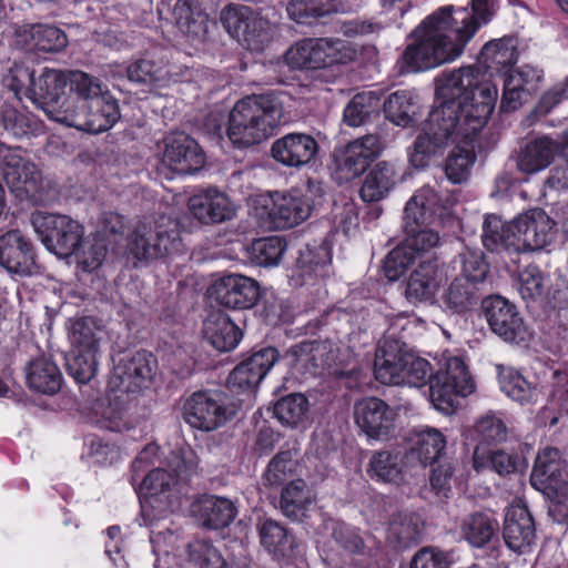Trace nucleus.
<instances>
[{
  "label": "nucleus",
  "mask_w": 568,
  "mask_h": 568,
  "mask_svg": "<svg viewBox=\"0 0 568 568\" xmlns=\"http://www.w3.org/2000/svg\"><path fill=\"white\" fill-rule=\"evenodd\" d=\"M314 499L315 495L307 484L303 479H294L282 489L280 509L284 516L298 520L305 516Z\"/></svg>",
  "instance_id": "47"
},
{
  "label": "nucleus",
  "mask_w": 568,
  "mask_h": 568,
  "mask_svg": "<svg viewBox=\"0 0 568 568\" xmlns=\"http://www.w3.org/2000/svg\"><path fill=\"white\" fill-rule=\"evenodd\" d=\"M414 99L413 92L408 90H398L392 93L384 102L386 118L398 126H409L415 115Z\"/></svg>",
  "instance_id": "50"
},
{
  "label": "nucleus",
  "mask_w": 568,
  "mask_h": 568,
  "mask_svg": "<svg viewBox=\"0 0 568 568\" xmlns=\"http://www.w3.org/2000/svg\"><path fill=\"white\" fill-rule=\"evenodd\" d=\"M478 287L465 277H455L443 292L440 302L444 311L449 314H465L479 301Z\"/></svg>",
  "instance_id": "44"
},
{
  "label": "nucleus",
  "mask_w": 568,
  "mask_h": 568,
  "mask_svg": "<svg viewBox=\"0 0 568 568\" xmlns=\"http://www.w3.org/2000/svg\"><path fill=\"white\" fill-rule=\"evenodd\" d=\"M33 48L43 52H57L68 44L67 34L59 28L49 24H34L30 29Z\"/></svg>",
  "instance_id": "61"
},
{
  "label": "nucleus",
  "mask_w": 568,
  "mask_h": 568,
  "mask_svg": "<svg viewBox=\"0 0 568 568\" xmlns=\"http://www.w3.org/2000/svg\"><path fill=\"white\" fill-rule=\"evenodd\" d=\"M324 195L322 183L308 181L304 186L291 189L286 193H275L272 206L265 211V227L285 230L307 220Z\"/></svg>",
  "instance_id": "7"
},
{
  "label": "nucleus",
  "mask_w": 568,
  "mask_h": 568,
  "mask_svg": "<svg viewBox=\"0 0 568 568\" xmlns=\"http://www.w3.org/2000/svg\"><path fill=\"white\" fill-rule=\"evenodd\" d=\"M555 223L540 209L529 210L510 222L514 247L517 251L531 252L544 248L550 243Z\"/></svg>",
  "instance_id": "22"
},
{
  "label": "nucleus",
  "mask_w": 568,
  "mask_h": 568,
  "mask_svg": "<svg viewBox=\"0 0 568 568\" xmlns=\"http://www.w3.org/2000/svg\"><path fill=\"white\" fill-rule=\"evenodd\" d=\"M183 419L191 427L213 432L233 415L227 396L219 390H196L183 404Z\"/></svg>",
  "instance_id": "13"
},
{
  "label": "nucleus",
  "mask_w": 568,
  "mask_h": 568,
  "mask_svg": "<svg viewBox=\"0 0 568 568\" xmlns=\"http://www.w3.org/2000/svg\"><path fill=\"white\" fill-rule=\"evenodd\" d=\"M125 72L129 81L148 87H166L171 80L169 60L161 48L141 53L128 64Z\"/></svg>",
  "instance_id": "27"
},
{
  "label": "nucleus",
  "mask_w": 568,
  "mask_h": 568,
  "mask_svg": "<svg viewBox=\"0 0 568 568\" xmlns=\"http://www.w3.org/2000/svg\"><path fill=\"white\" fill-rule=\"evenodd\" d=\"M153 357L146 352H136L130 358L122 359L114 368L111 387L120 393H136L152 379Z\"/></svg>",
  "instance_id": "30"
},
{
  "label": "nucleus",
  "mask_w": 568,
  "mask_h": 568,
  "mask_svg": "<svg viewBox=\"0 0 568 568\" xmlns=\"http://www.w3.org/2000/svg\"><path fill=\"white\" fill-rule=\"evenodd\" d=\"M331 263V254L326 246L302 250L297 257V268L303 277L324 276L325 267Z\"/></svg>",
  "instance_id": "62"
},
{
  "label": "nucleus",
  "mask_w": 568,
  "mask_h": 568,
  "mask_svg": "<svg viewBox=\"0 0 568 568\" xmlns=\"http://www.w3.org/2000/svg\"><path fill=\"white\" fill-rule=\"evenodd\" d=\"M564 470L565 462L560 452L547 447L537 455L530 476L534 486H545L555 491L549 513L561 524L568 523V471L564 477Z\"/></svg>",
  "instance_id": "10"
},
{
  "label": "nucleus",
  "mask_w": 568,
  "mask_h": 568,
  "mask_svg": "<svg viewBox=\"0 0 568 568\" xmlns=\"http://www.w3.org/2000/svg\"><path fill=\"white\" fill-rule=\"evenodd\" d=\"M31 224L41 237L43 245L58 258L64 260L69 264L71 219L67 215L37 212L31 215Z\"/></svg>",
  "instance_id": "25"
},
{
  "label": "nucleus",
  "mask_w": 568,
  "mask_h": 568,
  "mask_svg": "<svg viewBox=\"0 0 568 568\" xmlns=\"http://www.w3.org/2000/svg\"><path fill=\"white\" fill-rule=\"evenodd\" d=\"M191 214L203 224H217L232 220L236 207L230 197L215 187L193 194L187 201Z\"/></svg>",
  "instance_id": "29"
},
{
  "label": "nucleus",
  "mask_w": 568,
  "mask_h": 568,
  "mask_svg": "<svg viewBox=\"0 0 568 568\" xmlns=\"http://www.w3.org/2000/svg\"><path fill=\"white\" fill-rule=\"evenodd\" d=\"M389 538L395 539L400 547H408L419 540L423 534L420 518L410 511H397L389 521Z\"/></svg>",
  "instance_id": "49"
},
{
  "label": "nucleus",
  "mask_w": 568,
  "mask_h": 568,
  "mask_svg": "<svg viewBox=\"0 0 568 568\" xmlns=\"http://www.w3.org/2000/svg\"><path fill=\"white\" fill-rule=\"evenodd\" d=\"M317 141L306 133H287L275 140L271 148L273 159L288 168H302L318 153Z\"/></svg>",
  "instance_id": "32"
},
{
  "label": "nucleus",
  "mask_w": 568,
  "mask_h": 568,
  "mask_svg": "<svg viewBox=\"0 0 568 568\" xmlns=\"http://www.w3.org/2000/svg\"><path fill=\"white\" fill-rule=\"evenodd\" d=\"M101 428L110 432L122 433L132 429L136 419L129 413V407L119 396L110 399L105 406H101L100 417L97 420Z\"/></svg>",
  "instance_id": "52"
},
{
  "label": "nucleus",
  "mask_w": 568,
  "mask_h": 568,
  "mask_svg": "<svg viewBox=\"0 0 568 568\" xmlns=\"http://www.w3.org/2000/svg\"><path fill=\"white\" fill-rule=\"evenodd\" d=\"M203 334L219 352L234 349L242 337L240 328L221 311H213L206 316L203 322Z\"/></svg>",
  "instance_id": "38"
},
{
  "label": "nucleus",
  "mask_w": 568,
  "mask_h": 568,
  "mask_svg": "<svg viewBox=\"0 0 568 568\" xmlns=\"http://www.w3.org/2000/svg\"><path fill=\"white\" fill-rule=\"evenodd\" d=\"M36 79L33 69L16 63L8 70L2 81L3 85L12 91L18 100H21L23 95L31 101V91Z\"/></svg>",
  "instance_id": "63"
},
{
  "label": "nucleus",
  "mask_w": 568,
  "mask_h": 568,
  "mask_svg": "<svg viewBox=\"0 0 568 568\" xmlns=\"http://www.w3.org/2000/svg\"><path fill=\"white\" fill-rule=\"evenodd\" d=\"M445 275L437 257L429 255L425 260H420L408 277L406 285L407 300L410 302L433 300Z\"/></svg>",
  "instance_id": "34"
},
{
  "label": "nucleus",
  "mask_w": 568,
  "mask_h": 568,
  "mask_svg": "<svg viewBox=\"0 0 568 568\" xmlns=\"http://www.w3.org/2000/svg\"><path fill=\"white\" fill-rule=\"evenodd\" d=\"M474 389L473 377L459 356L448 357L445 367L429 378V399L433 406L444 414L453 410L455 396H467Z\"/></svg>",
  "instance_id": "11"
},
{
  "label": "nucleus",
  "mask_w": 568,
  "mask_h": 568,
  "mask_svg": "<svg viewBox=\"0 0 568 568\" xmlns=\"http://www.w3.org/2000/svg\"><path fill=\"white\" fill-rule=\"evenodd\" d=\"M357 57L356 47L338 38H306L294 43L285 53L293 69H321L346 64Z\"/></svg>",
  "instance_id": "6"
},
{
  "label": "nucleus",
  "mask_w": 568,
  "mask_h": 568,
  "mask_svg": "<svg viewBox=\"0 0 568 568\" xmlns=\"http://www.w3.org/2000/svg\"><path fill=\"white\" fill-rule=\"evenodd\" d=\"M379 98L373 91L355 94L346 104L343 121L348 126H359L374 113L378 112Z\"/></svg>",
  "instance_id": "53"
},
{
  "label": "nucleus",
  "mask_w": 568,
  "mask_h": 568,
  "mask_svg": "<svg viewBox=\"0 0 568 568\" xmlns=\"http://www.w3.org/2000/svg\"><path fill=\"white\" fill-rule=\"evenodd\" d=\"M497 529L498 521L489 514H474L464 524L465 538L474 547L488 544Z\"/></svg>",
  "instance_id": "55"
},
{
  "label": "nucleus",
  "mask_w": 568,
  "mask_h": 568,
  "mask_svg": "<svg viewBox=\"0 0 568 568\" xmlns=\"http://www.w3.org/2000/svg\"><path fill=\"white\" fill-rule=\"evenodd\" d=\"M384 148L378 135L367 134L347 144L343 153L335 158L334 179L343 184L359 176Z\"/></svg>",
  "instance_id": "21"
},
{
  "label": "nucleus",
  "mask_w": 568,
  "mask_h": 568,
  "mask_svg": "<svg viewBox=\"0 0 568 568\" xmlns=\"http://www.w3.org/2000/svg\"><path fill=\"white\" fill-rule=\"evenodd\" d=\"M475 161L476 154L471 144H457L445 165L447 179L454 184L465 182Z\"/></svg>",
  "instance_id": "57"
},
{
  "label": "nucleus",
  "mask_w": 568,
  "mask_h": 568,
  "mask_svg": "<svg viewBox=\"0 0 568 568\" xmlns=\"http://www.w3.org/2000/svg\"><path fill=\"white\" fill-rule=\"evenodd\" d=\"M161 169L172 174L185 175L197 172L205 156L197 142L184 132H172L163 140Z\"/></svg>",
  "instance_id": "18"
},
{
  "label": "nucleus",
  "mask_w": 568,
  "mask_h": 568,
  "mask_svg": "<svg viewBox=\"0 0 568 568\" xmlns=\"http://www.w3.org/2000/svg\"><path fill=\"white\" fill-rule=\"evenodd\" d=\"M510 222L505 223L499 216L489 214L483 223V243L489 251H495L499 245L514 247V235Z\"/></svg>",
  "instance_id": "60"
},
{
  "label": "nucleus",
  "mask_w": 568,
  "mask_h": 568,
  "mask_svg": "<svg viewBox=\"0 0 568 568\" xmlns=\"http://www.w3.org/2000/svg\"><path fill=\"white\" fill-rule=\"evenodd\" d=\"M308 412V400L300 393H293L278 399L274 405V415L283 424L295 427L302 423Z\"/></svg>",
  "instance_id": "56"
},
{
  "label": "nucleus",
  "mask_w": 568,
  "mask_h": 568,
  "mask_svg": "<svg viewBox=\"0 0 568 568\" xmlns=\"http://www.w3.org/2000/svg\"><path fill=\"white\" fill-rule=\"evenodd\" d=\"M409 351L400 339H382L376 351L374 373L382 384L398 385L404 372V359Z\"/></svg>",
  "instance_id": "35"
},
{
  "label": "nucleus",
  "mask_w": 568,
  "mask_h": 568,
  "mask_svg": "<svg viewBox=\"0 0 568 568\" xmlns=\"http://www.w3.org/2000/svg\"><path fill=\"white\" fill-rule=\"evenodd\" d=\"M499 385L503 393L520 404L536 400V387L514 368H506L499 373Z\"/></svg>",
  "instance_id": "54"
},
{
  "label": "nucleus",
  "mask_w": 568,
  "mask_h": 568,
  "mask_svg": "<svg viewBox=\"0 0 568 568\" xmlns=\"http://www.w3.org/2000/svg\"><path fill=\"white\" fill-rule=\"evenodd\" d=\"M173 19L178 29L192 39H201L207 32L209 17L200 0H178Z\"/></svg>",
  "instance_id": "42"
},
{
  "label": "nucleus",
  "mask_w": 568,
  "mask_h": 568,
  "mask_svg": "<svg viewBox=\"0 0 568 568\" xmlns=\"http://www.w3.org/2000/svg\"><path fill=\"white\" fill-rule=\"evenodd\" d=\"M18 174L19 181L7 182L18 197L29 200L33 204L42 203L48 199L51 182L42 176L34 163H26L18 170Z\"/></svg>",
  "instance_id": "41"
},
{
  "label": "nucleus",
  "mask_w": 568,
  "mask_h": 568,
  "mask_svg": "<svg viewBox=\"0 0 568 568\" xmlns=\"http://www.w3.org/2000/svg\"><path fill=\"white\" fill-rule=\"evenodd\" d=\"M0 116L4 130L16 138L34 134L41 126L40 120L31 112L10 104L2 105Z\"/></svg>",
  "instance_id": "51"
},
{
  "label": "nucleus",
  "mask_w": 568,
  "mask_h": 568,
  "mask_svg": "<svg viewBox=\"0 0 568 568\" xmlns=\"http://www.w3.org/2000/svg\"><path fill=\"white\" fill-rule=\"evenodd\" d=\"M123 217L113 212H105L100 216L99 231L92 240H83L78 247L73 245V255L77 257L78 266L83 272H92L101 266L106 254V242L113 237L118 243L123 239Z\"/></svg>",
  "instance_id": "16"
},
{
  "label": "nucleus",
  "mask_w": 568,
  "mask_h": 568,
  "mask_svg": "<svg viewBox=\"0 0 568 568\" xmlns=\"http://www.w3.org/2000/svg\"><path fill=\"white\" fill-rule=\"evenodd\" d=\"M518 52L513 39H498L486 43L480 51V62L485 65L486 74H504L517 62Z\"/></svg>",
  "instance_id": "43"
},
{
  "label": "nucleus",
  "mask_w": 568,
  "mask_h": 568,
  "mask_svg": "<svg viewBox=\"0 0 568 568\" xmlns=\"http://www.w3.org/2000/svg\"><path fill=\"white\" fill-rule=\"evenodd\" d=\"M192 452H173L169 459V467L172 471L163 468L151 470L136 489L142 501V513L150 506L160 513L173 509L182 495V487L195 468L190 458Z\"/></svg>",
  "instance_id": "4"
},
{
  "label": "nucleus",
  "mask_w": 568,
  "mask_h": 568,
  "mask_svg": "<svg viewBox=\"0 0 568 568\" xmlns=\"http://www.w3.org/2000/svg\"><path fill=\"white\" fill-rule=\"evenodd\" d=\"M559 144L548 135H539L527 141L516 156L520 172L535 174L547 169L558 153Z\"/></svg>",
  "instance_id": "36"
},
{
  "label": "nucleus",
  "mask_w": 568,
  "mask_h": 568,
  "mask_svg": "<svg viewBox=\"0 0 568 568\" xmlns=\"http://www.w3.org/2000/svg\"><path fill=\"white\" fill-rule=\"evenodd\" d=\"M282 115L283 105L275 94L245 97L230 112L226 135L239 149L260 144L273 134Z\"/></svg>",
  "instance_id": "3"
},
{
  "label": "nucleus",
  "mask_w": 568,
  "mask_h": 568,
  "mask_svg": "<svg viewBox=\"0 0 568 568\" xmlns=\"http://www.w3.org/2000/svg\"><path fill=\"white\" fill-rule=\"evenodd\" d=\"M354 419L369 438L381 439L393 429L395 412L384 400L366 397L355 404Z\"/></svg>",
  "instance_id": "31"
},
{
  "label": "nucleus",
  "mask_w": 568,
  "mask_h": 568,
  "mask_svg": "<svg viewBox=\"0 0 568 568\" xmlns=\"http://www.w3.org/2000/svg\"><path fill=\"white\" fill-rule=\"evenodd\" d=\"M0 266L21 277L41 273L32 242L19 230H10L0 235Z\"/></svg>",
  "instance_id": "19"
},
{
  "label": "nucleus",
  "mask_w": 568,
  "mask_h": 568,
  "mask_svg": "<svg viewBox=\"0 0 568 568\" xmlns=\"http://www.w3.org/2000/svg\"><path fill=\"white\" fill-rule=\"evenodd\" d=\"M503 537L508 548L525 552L536 539L534 518L521 498H516L507 508Z\"/></svg>",
  "instance_id": "28"
},
{
  "label": "nucleus",
  "mask_w": 568,
  "mask_h": 568,
  "mask_svg": "<svg viewBox=\"0 0 568 568\" xmlns=\"http://www.w3.org/2000/svg\"><path fill=\"white\" fill-rule=\"evenodd\" d=\"M73 87L88 109L84 122L73 124V128L92 134L113 128L120 119V109L118 101L102 88V83L84 72L73 71Z\"/></svg>",
  "instance_id": "5"
},
{
  "label": "nucleus",
  "mask_w": 568,
  "mask_h": 568,
  "mask_svg": "<svg viewBox=\"0 0 568 568\" xmlns=\"http://www.w3.org/2000/svg\"><path fill=\"white\" fill-rule=\"evenodd\" d=\"M488 85L498 92L497 85L486 77L481 65H466L442 72L436 79V95L439 101L455 102L468 108L486 100L481 91Z\"/></svg>",
  "instance_id": "9"
},
{
  "label": "nucleus",
  "mask_w": 568,
  "mask_h": 568,
  "mask_svg": "<svg viewBox=\"0 0 568 568\" xmlns=\"http://www.w3.org/2000/svg\"><path fill=\"white\" fill-rule=\"evenodd\" d=\"M192 511L203 526L221 529L229 526L236 516L235 505L227 498L203 495L192 505Z\"/></svg>",
  "instance_id": "37"
},
{
  "label": "nucleus",
  "mask_w": 568,
  "mask_h": 568,
  "mask_svg": "<svg viewBox=\"0 0 568 568\" xmlns=\"http://www.w3.org/2000/svg\"><path fill=\"white\" fill-rule=\"evenodd\" d=\"M180 224L176 220L161 216L154 227L141 223L132 232L128 251L138 261L163 257L181 252Z\"/></svg>",
  "instance_id": "8"
},
{
  "label": "nucleus",
  "mask_w": 568,
  "mask_h": 568,
  "mask_svg": "<svg viewBox=\"0 0 568 568\" xmlns=\"http://www.w3.org/2000/svg\"><path fill=\"white\" fill-rule=\"evenodd\" d=\"M402 246L390 251L384 263V272L388 280H398L404 272L419 257L424 258L430 250L440 243L439 234L432 227H424L406 232Z\"/></svg>",
  "instance_id": "17"
},
{
  "label": "nucleus",
  "mask_w": 568,
  "mask_h": 568,
  "mask_svg": "<svg viewBox=\"0 0 568 568\" xmlns=\"http://www.w3.org/2000/svg\"><path fill=\"white\" fill-rule=\"evenodd\" d=\"M478 439L486 444H500L508 438V427L501 413L487 412L475 425Z\"/></svg>",
  "instance_id": "59"
},
{
  "label": "nucleus",
  "mask_w": 568,
  "mask_h": 568,
  "mask_svg": "<svg viewBox=\"0 0 568 568\" xmlns=\"http://www.w3.org/2000/svg\"><path fill=\"white\" fill-rule=\"evenodd\" d=\"M103 335V326L95 317L88 316L73 323V379L77 383L85 384L93 378Z\"/></svg>",
  "instance_id": "15"
},
{
  "label": "nucleus",
  "mask_w": 568,
  "mask_h": 568,
  "mask_svg": "<svg viewBox=\"0 0 568 568\" xmlns=\"http://www.w3.org/2000/svg\"><path fill=\"white\" fill-rule=\"evenodd\" d=\"M227 32L251 51H262L272 40L271 22L248 6L229 4L222 12Z\"/></svg>",
  "instance_id": "12"
},
{
  "label": "nucleus",
  "mask_w": 568,
  "mask_h": 568,
  "mask_svg": "<svg viewBox=\"0 0 568 568\" xmlns=\"http://www.w3.org/2000/svg\"><path fill=\"white\" fill-rule=\"evenodd\" d=\"M394 166L385 161L375 164L365 175L359 190L364 202H378L385 199L395 185Z\"/></svg>",
  "instance_id": "46"
},
{
  "label": "nucleus",
  "mask_w": 568,
  "mask_h": 568,
  "mask_svg": "<svg viewBox=\"0 0 568 568\" xmlns=\"http://www.w3.org/2000/svg\"><path fill=\"white\" fill-rule=\"evenodd\" d=\"M286 11L295 22L307 23L310 18L344 12L345 7L341 0H291Z\"/></svg>",
  "instance_id": "48"
},
{
  "label": "nucleus",
  "mask_w": 568,
  "mask_h": 568,
  "mask_svg": "<svg viewBox=\"0 0 568 568\" xmlns=\"http://www.w3.org/2000/svg\"><path fill=\"white\" fill-rule=\"evenodd\" d=\"M471 10L445 6L427 16L413 31L403 53L408 72L437 68L459 58L476 32L493 14V0H470Z\"/></svg>",
  "instance_id": "1"
},
{
  "label": "nucleus",
  "mask_w": 568,
  "mask_h": 568,
  "mask_svg": "<svg viewBox=\"0 0 568 568\" xmlns=\"http://www.w3.org/2000/svg\"><path fill=\"white\" fill-rule=\"evenodd\" d=\"M26 381L30 389L53 395L62 386L63 377L57 364L49 357L32 358L26 367Z\"/></svg>",
  "instance_id": "39"
},
{
  "label": "nucleus",
  "mask_w": 568,
  "mask_h": 568,
  "mask_svg": "<svg viewBox=\"0 0 568 568\" xmlns=\"http://www.w3.org/2000/svg\"><path fill=\"white\" fill-rule=\"evenodd\" d=\"M332 538L342 552L323 549L325 560L335 568H353L366 565V546L359 530L342 521L332 523Z\"/></svg>",
  "instance_id": "24"
},
{
  "label": "nucleus",
  "mask_w": 568,
  "mask_h": 568,
  "mask_svg": "<svg viewBox=\"0 0 568 568\" xmlns=\"http://www.w3.org/2000/svg\"><path fill=\"white\" fill-rule=\"evenodd\" d=\"M286 250V242L280 236L255 240L251 245V260L258 266H276Z\"/></svg>",
  "instance_id": "58"
},
{
  "label": "nucleus",
  "mask_w": 568,
  "mask_h": 568,
  "mask_svg": "<svg viewBox=\"0 0 568 568\" xmlns=\"http://www.w3.org/2000/svg\"><path fill=\"white\" fill-rule=\"evenodd\" d=\"M483 310L491 331L506 342H525L529 333L517 308L503 296H489L483 301Z\"/></svg>",
  "instance_id": "23"
},
{
  "label": "nucleus",
  "mask_w": 568,
  "mask_h": 568,
  "mask_svg": "<svg viewBox=\"0 0 568 568\" xmlns=\"http://www.w3.org/2000/svg\"><path fill=\"white\" fill-rule=\"evenodd\" d=\"M366 473L377 483L399 486L405 480L404 462L400 452L382 449L372 454Z\"/></svg>",
  "instance_id": "40"
},
{
  "label": "nucleus",
  "mask_w": 568,
  "mask_h": 568,
  "mask_svg": "<svg viewBox=\"0 0 568 568\" xmlns=\"http://www.w3.org/2000/svg\"><path fill=\"white\" fill-rule=\"evenodd\" d=\"M485 101L462 106V104L440 101L428 114L423 133L414 142L410 161L415 166L426 165V160L449 144H471L490 118L496 102L497 91L485 87L481 91Z\"/></svg>",
  "instance_id": "2"
},
{
  "label": "nucleus",
  "mask_w": 568,
  "mask_h": 568,
  "mask_svg": "<svg viewBox=\"0 0 568 568\" xmlns=\"http://www.w3.org/2000/svg\"><path fill=\"white\" fill-rule=\"evenodd\" d=\"M449 200H443L434 187L430 185L422 186L405 205L404 232L429 227L437 220H442L449 214Z\"/></svg>",
  "instance_id": "20"
},
{
  "label": "nucleus",
  "mask_w": 568,
  "mask_h": 568,
  "mask_svg": "<svg viewBox=\"0 0 568 568\" xmlns=\"http://www.w3.org/2000/svg\"><path fill=\"white\" fill-rule=\"evenodd\" d=\"M409 453L423 465L433 464L446 447L444 434L433 427H420L414 430Z\"/></svg>",
  "instance_id": "45"
},
{
  "label": "nucleus",
  "mask_w": 568,
  "mask_h": 568,
  "mask_svg": "<svg viewBox=\"0 0 568 568\" xmlns=\"http://www.w3.org/2000/svg\"><path fill=\"white\" fill-rule=\"evenodd\" d=\"M274 347H263L243 359L230 374L229 384L242 390L256 387L278 361Z\"/></svg>",
  "instance_id": "33"
},
{
  "label": "nucleus",
  "mask_w": 568,
  "mask_h": 568,
  "mask_svg": "<svg viewBox=\"0 0 568 568\" xmlns=\"http://www.w3.org/2000/svg\"><path fill=\"white\" fill-rule=\"evenodd\" d=\"M189 558L197 568H225L220 551L209 541L195 540L189 545Z\"/></svg>",
  "instance_id": "64"
},
{
  "label": "nucleus",
  "mask_w": 568,
  "mask_h": 568,
  "mask_svg": "<svg viewBox=\"0 0 568 568\" xmlns=\"http://www.w3.org/2000/svg\"><path fill=\"white\" fill-rule=\"evenodd\" d=\"M211 295L225 307L245 310L256 304L260 297V287L257 282L251 277L229 274L213 284Z\"/></svg>",
  "instance_id": "26"
},
{
  "label": "nucleus",
  "mask_w": 568,
  "mask_h": 568,
  "mask_svg": "<svg viewBox=\"0 0 568 568\" xmlns=\"http://www.w3.org/2000/svg\"><path fill=\"white\" fill-rule=\"evenodd\" d=\"M68 74L60 70L44 69L36 79L31 102L50 119L71 126V103L65 87Z\"/></svg>",
  "instance_id": "14"
}]
</instances>
